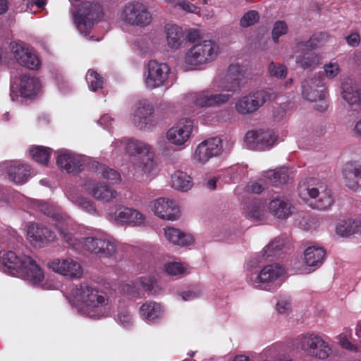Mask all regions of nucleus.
Returning <instances> with one entry per match:
<instances>
[{
	"instance_id": "obj_9",
	"label": "nucleus",
	"mask_w": 361,
	"mask_h": 361,
	"mask_svg": "<svg viewBox=\"0 0 361 361\" xmlns=\"http://www.w3.org/2000/svg\"><path fill=\"white\" fill-rule=\"evenodd\" d=\"M121 19L129 25L144 27L152 21V15L144 4L134 1L123 7Z\"/></svg>"
},
{
	"instance_id": "obj_24",
	"label": "nucleus",
	"mask_w": 361,
	"mask_h": 361,
	"mask_svg": "<svg viewBox=\"0 0 361 361\" xmlns=\"http://www.w3.org/2000/svg\"><path fill=\"white\" fill-rule=\"evenodd\" d=\"M1 167L6 171L8 178L16 183H24L30 176L29 166L17 161L4 162Z\"/></svg>"
},
{
	"instance_id": "obj_44",
	"label": "nucleus",
	"mask_w": 361,
	"mask_h": 361,
	"mask_svg": "<svg viewBox=\"0 0 361 361\" xmlns=\"http://www.w3.org/2000/svg\"><path fill=\"white\" fill-rule=\"evenodd\" d=\"M71 200L75 204L82 208L84 211L91 214H97V209L95 207L89 199L80 195L73 197Z\"/></svg>"
},
{
	"instance_id": "obj_1",
	"label": "nucleus",
	"mask_w": 361,
	"mask_h": 361,
	"mask_svg": "<svg viewBox=\"0 0 361 361\" xmlns=\"http://www.w3.org/2000/svg\"><path fill=\"white\" fill-rule=\"evenodd\" d=\"M75 300L82 305L80 312L92 319H99L107 316L110 299L107 293L102 290L81 283L72 290Z\"/></svg>"
},
{
	"instance_id": "obj_20",
	"label": "nucleus",
	"mask_w": 361,
	"mask_h": 361,
	"mask_svg": "<svg viewBox=\"0 0 361 361\" xmlns=\"http://www.w3.org/2000/svg\"><path fill=\"white\" fill-rule=\"evenodd\" d=\"M56 164L62 171L68 173H78L82 170V158L67 150H59Z\"/></svg>"
},
{
	"instance_id": "obj_33",
	"label": "nucleus",
	"mask_w": 361,
	"mask_h": 361,
	"mask_svg": "<svg viewBox=\"0 0 361 361\" xmlns=\"http://www.w3.org/2000/svg\"><path fill=\"white\" fill-rule=\"evenodd\" d=\"M165 31L169 47L173 49H179L184 39L182 28L176 25L168 24Z\"/></svg>"
},
{
	"instance_id": "obj_36",
	"label": "nucleus",
	"mask_w": 361,
	"mask_h": 361,
	"mask_svg": "<svg viewBox=\"0 0 361 361\" xmlns=\"http://www.w3.org/2000/svg\"><path fill=\"white\" fill-rule=\"evenodd\" d=\"M92 168L98 175H101L102 178L109 182V183L117 184L121 180V175L118 172L113 169L107 167L104 164H102L99 162H94L92 163Z\"/></svg>"
},
{
	"instance_id": "obj_49",
	"label": "nucleus",
	"mask_w": 361,
	"mask_h": 361,
	"mask_svg": "<svg viewBox=\"0 0 361 361\" xmlns=\"http://www.w3.org/2000/svg\"><path fill=\"white\" fill-rule=\"evenodd\" d=\"M164 270L171 276H181L185 274V267L179 262H171L164 265Z\"/></svg>"
},
{
	"instance_id": "obj_8",
	"label": "nucleus",
	"mask_w": 361,
	"mask_h": 361,
	"mask_svg": "<svg viewBox=\"0 0 361 361\" xmlns=\"http://www.w3.org/2000/svg\"><path fill=\"white\" fill-rule=\"evenodd\" d=\"M319 37L312 35L307 41H300L295 44L296 55L295 62L302 69H314L321 63L319 54L314 49L319 47Z\"/></svg>"
},
{
	"instance_id": "obj_4",
	"label": "nucleus",
	"mask_w": 361,
	"mask_h": 361,
	"mask_svg": "<svg viewBox=\"0 0 361 361\" xmlns=\"http://www.w3.org/2000/svg\"><path fill=\"white\" fill-rule=\"evenodd\" d=\"M298 193L305 201L313 200V207L319 210L329 209L334 202L331 191L325 183L317 178H307L300 183Z\"/></svg>"
},
{
	"instance_id": "obj_3",
	"label": "nucleus",
	"mask_w": 361,
	"mask_h": 361,
	"mask_svg": "<svg viewBox=\"0 0 361 361\" xmlns=\"http://www.w3.org/2000/svg\"><path fill=\"white\" fill-rule=\"evenodd\" d=\"M116 147H123L131 157V162L136 172L151 173L155 169L154 153L150 145L140 140L124 137L114 142Z\"/></svg>"
},
{
	"instance_id": "obj_59",
	"label": "nucleus",
	"mask_w": 361,
	"mask_h": 361,
	"mask_svg": "<svg viewBox=\"0 0 361 361\" xmlns=\"http://www.w3.org/2000/svg\"><path fill=\"white\" fill-rule=\"evenodd\" d=\"M123 291L130 296L134 297L137 295V291L134 284H126L123 287Z\"/></svg>"
},
{
	"instance_id": "obj_10",
	"label": "nucleus",
	"mask_w": 361,
	"mask_h": 361,
	"mask_svg": "<svg viewBox=\"0 0 361 361\" xmlns=\"http://www.w3.org/2000/svg\"><path fill=\"white\" fill-rule=\"evenodd\" d=\"M244 140L247 148L263 151L269 149L275 145L276 136L271 130H251L246 133Z\"/></svg>"
},
{
	"instance_id": "obj_11",
	"label": "nucleus",
	"mask_w": 361,
	"mask_h": 361,
	"mask_svg": "<svg viewBox=\"0 0 361 361\" xmlns=\"http://www.w3.org/2000/svg\"><path fill=\"white\" fill-rule=\"evenodd\" d=\"M102 6L94 1L82 2L78 9V13L74 15L75 23L78 28L82 31V27H91L95 20L102 16Z\"/></svg>"
},
{
	"instance_id": "obj_37",
	"label": "nucleus",
	"mask_w": 361,
	"mask_h": 361,
	"mask_svg": "<svg viewBox=\"0 0 361 361\" xmlns=\"http://www.w3.org/2000/svg\"><path fill=\"white\" fill-rule=\"evenodd\" d=\"M171 185L177 190L188 191L192 186V178L182 171H176L171 175Z\"/></svg>"
},
{
	"instance_id": "obj_13",
	"label": "nucleus",
	"mask_w": 361,
	"mask_h": 361,
	"mask_svg": "<svg viewBox=\"0 0 361 361\" xmlns=\"http://www.w3.org/2000/svg\"><path fill=\"white\" fill-rule=\"evenodd\" d=\"M192 129V121L188 118H182L168 130L166 137L171 144L183 147L188 142Z\"/></svg>"
},
{
	"instance_id": "obj_35",
	"label": "nucleus",
	"mask_w": 361,
	"mask_h": 361,
	"mask_svg": "<svg viewBox=\"0 0 361 361\" xmlns=\"http://www.w3.org/2000/svg\"><path fill=\"white\" fill-rule=\"evenodd\" d=\"M89 183L88 188L94 197L99 201L110 202L117 196V192L106 185H99L98 184Z\"/></svg>"
},
{
	"instance_id": "obj_29",
	"label": "nucleus",
	"mask_w": 361,
	"mask_h": 361,
	"mask_svg": "<svg viewBox=\"0 0 361 361\" xmlns=\"http://www.w3.org/2000/svg\"><path fill=\"white\" fill-rule=\"evenodd\" d=\"M326 257L325 250L320 247L310 246L304 252V262L314 270L319 267Z\"/></svg>"
},
{
	"instance_id": "obj_48",
	"label": "nucleus",
	"mask_w": 361,
	"mask_h": 361,
	"mask_svg": "<svg viewBox=\"0 0 361 361\" xmlns=\"http://www.w3.org/2000/svg\"><path fill=\"white\" fill-rule=\"evenodd\" d=\"M288 32V26L286 22L283 20L276 21L272 30V38L275 43L279 42V38L286 35Z\"/></svg>"
},
{
	"instance_id": "obj_22",
	"label": "nucleus",
	"mask_w": 361,
	"mask_h": 361,
	"mask_svg": "<svg viewBox=\"0 0 361 361\" xmlns=\"http://www.w3.org/2000/svg\"><path fill=\"white\" fill-rule=\"evenodd\" d=\"M283 273V268L278 264H269L265 266L255 277L254 280V285L256 287L271 290L272 288L270 287L269 283L276 281ZM273 288V289H274Z\"/></svg>"
},
{
	"instance_id": "obj_40",
	"label": "nucleus",
	"mask_w": 361,
	"mask_h": 361,
	"mask_svg": "<svg viewBox=\"0 0 361 361\" xmlns=\"http://www.w3.org/2000/svg\"><path fill=\"white\" fill-rule=\"evenodd\" d=\"M51 149L43 146H36L30 149V154L37 162L42 164L47 165Z\"/></svg>"
},
{
	"instance_id": "obj_15",
	"label": "nucleus",
	"mask_w": 361,
	"mask_h": 361,
	"mask_svg": "<svg viewBox=\"0 0 361 361\" xmlns=\"http://www.w3.org/2000/svg\"><path fill=\"white\" fill-rule=\"evenodd\" d=\"M150 207L154 214L161 219L175 221L180 216V208L172 200L159 197L151 202Z\"/></svg>"
},
{
	"instance_id": "obj_18",
	"label": "nucleus",
	"mask_w": 361,
	"mask_h": 361,
	"mask_svg": "<svg viewBox=\"0 0 361 361\" xmlns=\"http://www.w3.org/2000/svg\"><path fill=\"white\" fill-rule=\"evenodd\" d=\"M221 149V140L218 137H214L198 145L194 157L199 162L204 164L211 158L218 156Z\"/></svg>"
},
{
	"instance_id": "obj_6",
	"label": "nucleus",
	"mask_w": 361,
	"mask_h": 361,
	"mask_svg": "<svg viewBox=\"0 0 361 361\" xmlns=\"http://www.w3.org/2000/svg\"><path fill=\"white\" fill-rule=\"evenodd\" d=\"M276 97V94L271 89L260 90L240 97L235 103L236 111L240 115L252 114L267 102Z\"/></svg>"
},
{
	"instance_id": "obj_34",
	"label": "nucleus",
	"mask_w": 361,
	"mask_h": 361,
	"mask_svg": "<svg viewBox=\"0 0 361 361\" xmlns=\"http://www.w3.org/2000/svg\"><path fill=\"white\" fill-rule=\"evenodd\" d=\"M343 91L341 92L343 99L354 110L355 108H359L360 92L361 88L357 85H350L347 83L343 84Z\"/></svg>"
},
{
	"instance_id": "obj_16",
	"label": "nucleus",
	"mask_w": 361,
	"mask_h": 361,
	"mask_svg": "<svg viewBox=\"0 0 361 361\" xmlns=\"http://www.w3.org/2000/svg\"><path fill=\"white\" fill-rule=\"evenodd\" d=\"M48 265L54 272L71 279H80L83 274L81 264L69 257L54 259L49 262Z\"/></svg>"
},
{
	"instance_id": "obj_54",
	"label": "nucleus",
	"mask_w": 361,
	"mask_h": 361,
	"mask_svg": "<svg viewBox=\"0 0 361 361\" xmlns=\"http://www.w3.org/2000/svg\"><path fill=\"white\" fill-rule=\"evenodd\" d=\"M266 212L263 208L259 206H254L250 211L249 215L251 218L257 221H262L264 219Z\"/></svg>"
},
{
	"instance_id": "obj_60",
	"label": "nucleus",
	"mask_w": 361,
	"mask_h": 361,
	"mask_svg": "<svg viewBox=\"0 0 361 361\" xmlns=\"http://www.w3.org/2000/svg\"><path fill=\"white\" fill-rule=\"evenodd\" d=\"M183 10L188 11V12H190V13H195V10L197 9V7L192 4H190L189 2L188 1H182L180 3H179L178 4Z\"/></svg>"
},
{
	"instance_id": "obj_25",
	"label": "nucleus",
	"mask_w": 361,
	"mask_h": 361,
	"mask_svg": "<svg viewBox=\"0 0 361 361\" xmlns=\"http://www.w3.org/2000/svg\"><path fill=\"white\" fill-rule=\"evenodd\" d=\"M231 98L228 94H211L208 91L195 93L192 96L193 103L200 107H215L226 104Z\"/></svg>"
},
{
	"instance_id": "obj_55",
	"label": "nucleus",
	"mask_w": 361,
	"mask_h": 361,
	"mask_svg": "<svg viewBox=\"0 0 361 361\" xmlns=\"http://www.w3.org/2000/svg\"><path fill=\"white\" fill-rule=\"evenodd\" d=\"M324 71L328 78H333L338 74L339 66L336 63H330L324 66Z\"/></svg>"
},
{
	"instance_id": "obj_64",
	"label": "nucleus",
	"mask_w": 361,
	"mask_h": 361,
	"mask_svg": "<svg viewBox=\"0 0 361 361\" xmlns=\"http://www.w3.org/2000/svg\"><path fill=\"white\" fill-rule=\"evenodd\" d=\"M353 131L357 137H361V119L356 122Z\"/></svg>"
},
{
	"instance_id": "obj_5",
	"label": "nucleus",
	"mask_w": 361,
	"mask_h": 361,
	"mask_svg": "<svg viewBox=\"0 0 361 361\" xmlns=\"http://www.w3.org/2000/svg\"><path fill=\"white\" fill-rule=\"evenodd\" d=\"M295 345L307 356L322 360L327 358L331 353L328 343L315 334L299 335L295 340Z\"/></svg>"
},
{
	"instance_id": "obj_53",
	"label": "nucleus",
	"mask_w": 361,
	"mask_h": 361,
	"mask_svg": "<svg viewBox=\"0 0 361 361\" xmlns=\"http://www.w3.org/2000/svg\"><path fill=\"white\" fill-rule=\"evenodd\" d=\"M290 300L286 296H280L276 303V310L280 314H288L290 311Z\"/></svg>"
},
{
	"instance_id": "obj_47",
	"label": "nucleus",
	"mask_w": 361,
	"mask_h": 361,
	"mask_svg": "<svg viewBox=\"0 0 361 361\" xmlns=\"http://www.w3.org/2000/svg\"><path fill=\"white\" fill-rule=\"evenodd\" d=\"M259 18V14L256 11H249L240 18V25L243 27H247L257 23Z\"/></svg>"
},
{
	"instance_id": "obj_26",
	"label": "nucleus",
	"mask_w": 361,
	"mask_h": 361,
	"mask_svg": "<svg viewBox=\"0 0 361 361\" xmlns=\"http://www.w3.org/2000/svg\"><path fill=\"white\" fill-rule=\"evenodd\" d=\"M343 178L345 185L350 190L361 189V166L353 162L346 163L343 167Z\"/></svg>"
},
{
	"instance_id": "obj_30",
	"label": "nucleus",
	"mask_w": 361,
	"mask_h": 361,
	"mask_svg": "<svg viewBox=\"0 0 361 361\" xmlns=\"http://www.w3.org/2000/svg\"><path fill=\"white\" fill-rule=\"evenodd\" d=\"M336 233L341 237H350L361 232V221L349 218L339 221L336 228Z\"/></svg>"
},
{
	"instance_id": "obj_57",
	"label": "nucleus",
	"mask_w": 361,
	"mask_h": 361,
	"mask_svg": "<svg viewBox=\"0 0 361 361\" xmlns=\"http://www.w3.org/2000/svg\"><path fill=\"white\" fill-rule=\"evenodd\" d=\"M264 188L265 184L262 180L252 183L250 185L248 186L249 191L256 194L261 193L264 190Z\"/></svg>"
},
{
	"instance_id": "obj_14",
	"label": "nucleus",
	"mask_w": 361,
	"mask_h": 361,
	"mask_svg": "<svg viewBox=\"0 0 361 361\" xmlns=\"http://www.w3.org/2000/svg\"><path fill=\"white\" fill-rule=\"evenodd\" d=\"M170 68L166 63L151 60L147 64V73L145 85L149 89H154L164 85L169 78Z\"/></svg>"
},
{
	"instance_id": "obj_50",
	"label": "nucleus",
	"mask_w": 361,
	"mask_h": 361,
	"mask_svg": "<svg viewBox=\"0 0 361 361\" xmlns=\"http://www.w3.org/2000/svg\"><path fill=\"white\" fill-rule=\"evenodd\" d=\"M103 244H102L101 257H111L115 254L116 246L114 240L108 238H103Z\"/></svg>"
},
{
	"instance_id": "obj_56",
	"label": "nucleus",
	"mask_w": 361,
	"mask_h": 361,
	"mask_svg": "<svg viewBox=\"0 0 361 361\" xmlns=\"http://www.w3.org/2000/svg\"><path fill=\"white\" fill-rule=\"evenodd\" d=\"M348 44L352 47H356L360 42V36L357 32H351L345 37Z\"/></svg>"
},
{
	"instance_id": "obj_62",
	"label": "nucleus",
	"mask_w": 361,
	"mask_h": 361,
	"mask_svg": "<svg viewBox=\"0 0 361 361\" xmlns=\"http://www.w3.org/2000/svg\"><path fill=\"white\" fill-rule=\"evenodd\" d=\"M216 182L217 178L216 177H213L212 178L207 180L204 184L208 189L213 190L216 188Z\"/></svg>"
},
{
	"instance_id": "obj_12",
	"label": "nucleus",
	"mask_w": 361,
	"mask_h": 361,
	"mask_svg": "<svg viewBox=\"0 0 361 361\" xmlns=\"http://www.w3.org/2000/svg\"><path fill=\"white\" fill-rule=\"evenodd\" d=\"M154 107L147 100L135 104L132 114V122L140 130L150 129L156 126L154 119Z\"/></svg>"
},
{
	"instance_id": "obj_17",
	"label": "nucleus",
	"mask_w": 361,
	"mask_h": 361,
	"mask_svg": "<svg viewBox=\"0 0 361 361\" xmlns=\"http://www.w3.org/2000/svg\"><path fill=\"white\" fill-rule=\"evenodd\" d=\"M27 236L35 247H44L54 241L56 235L48 227L36 223H31L27 226Z\"/></svg>"
},
{
	"instance_id": "obj_27",
	"label": "nucleus",
	"mask_w": 361,
	"mask_h": 361,
	"mask_svg": "<svg viewBox=\"0 0 361 361\" xmlns=\"http://www.w3.org/2000/svg\"><path fill=\"white\" fill-rule=\"evenodd\" d=\"M114 219L122 224H129L138 226L144 222V216L137 210L133 208L119 206L113 213Z\"/></svg>"
},
{
	"instance_id": "obj_58",
	"label": "nucleus",
	"mask_w": 361,
	"mask_h": 361,
	"mask_svg": "<svg viewBox=\"0 0 361 361\" xmlns=\"http://www.w3.org/2000/svg\"><path fill=\"white\" fill-rule=\"evenodd\" d=\"M198 295H199V294L197 293L192 291V290H188V291L183 292L181 293L182 299H183V300H185V301L193 300V299L197 298Z\"/></svg>"
},
{
	"instance_id": "obj_43",
	"label": "nucleus",
	"mask_w": 361,
	"mask_h": 361,
	"mask_svg": "<svg viewBox=\"0 0 361 361\" xmlns=\"http://www.w3.org/2000/svg\"><path fill=\"white\" fill-rule=\"evenodd\" d=\"M140 283L142 288L148 294L157 295L161 291V289L157 286V281L152 277H141L140 278Z\"/></svg>"
},
{
	"instance_id": "obj_41",
	"label": "nucleus",
	"mask_w": 361,
	"mask_h": 361,
	"mask_svg": "<svg viewBox=\"0 0 361 361\" xmlns=\"http://www.w3.org/2000/svg\"><path fill=\"white\" fill-rule=\"evenodd\" d=\"M103 238L87 237L83 238L82 247L85 250L92 253L101 255L102 244L104 245Z\"/></svg>"
},
{
	"instance_id": "obj_23",
	"label": "nucleus",
	"mask_w": 361,
	"mask_h": 361,
	"mask_svg": "<svg viewBox=\"0 0 361 361\" xmlns=\"http://www.w3.org/2000/svg\"><path fill=\"white\" fill-rule=\"evenodd\" d=\"M245 73L238 64H231L224 78L223 88L226 91L235 92L245 84Z\"/></svg>"
},
{
	"instance_id": "obj_46",
	"label": "nucleus",
	"mask_w": 361,
	"mask_h": 361,
	"mask_svg": "<svg viewBox=\"0 0 361 361\" xmlns=\"http://www.w3.org/2000/svg\"><path fill=\"white\" fill-rule=\"evenodd\" d=\"M116 321L123 327L126 329H130L133 325V320L132 316L127 309H121L118 310Z\"/></svg>"
},
{
	"instance_id": "obj_19",
	"label": "nucleus",
	"mask_w": 361,
	"mask_h": 361,
	"mask_svg": "<svg viewBox=\"0 0 361 361\" xmlns=\"http://www.w3.org/2000/svg\"><path fill=\"white\" fill-rule=\"evenodd\" d=\"M302 97L307 101L316 102L322 100L326 95V88L320 77L308 78L301 84Z\"/></svg>"
},
{
	"instance_id": "obj_2",
	"label": "nucleus",
	"mask_w": 361,
	"mask_h": 361,
	"mask_svg": "<svg viewBox=\"0 0 361 361\" xmlns=\"http://www.w3.org/2000/svg\"><path fill=\"white\" fill-rule=\"evenodd\" d=\"M0 269L12 276H22L34 284L44 277L43 270L30 257L18 256L13 251H0Z\"/></svg>"
},
{
	"instance_id": "obj_42",
	"label": "nucleus",
	"mask_w": 361,
	"mask_h": 361,
	"mask_svg": "<svg viewBox=\"0 0 361 361\" xmlns=\"http://www.w3.org/2000/svg\"><path fill=\"white\" fill-rule=\"evenodd\" d=\"M283 247V241L280 238H275L265 247L263 256L266 257L275 256L279 254Z\"/></svg>"
},
{
	"instance_id": "obj_63",
	"label": "nucleus",
	"mask_w": 361,
	"mask_h": 361,
	"mask_svg": "<svg viewBox=\"0 0 361 361\" xmlns=\"http://www.w3.org/2000/svg\"><path fill=\"white\" fill-rule=\"evenodd\" d=\"M340 343L342 347L346 349L353 350V345L345 338H341Z\"/></svg>"
},
{
	"instance_id": "obj_52",
	"label": "nucleus",
	"mask_w": 361,
	"mask_h": 361,
	"mask_svg": "<svg viewBox=\"0 0 361 361\" xmlns=\"http://www.w3.org/2000/svg\"><path fill=\"white\" fill-rule=\"evenodd\" d=\"M59 234L63 238L65 242L73 248H78V245L82 243L67 229L60 228Z\"/></svg>"
},
{
	"instance_id": "obj_39",
	"label": "nucleus",
	"mask_w": 361,
	"mask_h": 361,
	"mask_svg": "<svg viewBox=\"0 0 361 361\" xmlns=\"http://www.w3.org/2000/svg\"><path fill=\"white\" fill-rule=\"evenodd\" d=\"M264 177L276 186L286 184L290 180L288 170L284 168L269 170L265 173Z\"/></svg>"
},
{
	"instance_id": "obj_38",
	"label": "nucleus",
	"mask_w": 361,
	"mask_h": 361,
	"mask_svg": "<svg viewBox=\"0 0 361 361\" xmlns=\"http://www.w3.org/2000/svg\"><path fill=\"white\" fill-rule=\"evenodd\" d=\"M140 312L145 318L152 321L161 317L163 310L160 304L150 301L144 303Z\"/></svg>"
},
{
	"instance_id": "obj_21",
	"label": "nucleus",
	"mask_w": 361,
	"mask_h": 361,
	"mask_svg": "<svg viewBox=\"0 0 361 361\" xmlns=\"http://www.w3.org/2000/svg\"><path fill=\"white\" fill-rule=\"evenodd\" d=\"M11 48L15 59L21 66L32 70L37 69L39 67V59L28 48L17 43H11Z\"/></svg>"
},
{
	"instance_id": "obj_7",
	"label": "nucleus",
	"mask_w": 361,
	"mask_h": 361,
	"mask_svg": "<svg viewBox=\"0 0 361 361\" xmlns=\"http://www.w3.org/2000/svg\"><path fill=\"white\" fill-rule=\"evenodd\" d=\"M217 44L211 40H204L192 46L185 56V63L192 68L212 61L218 54Z\"/></svg>"
},
{
	"instance_id": "obj_45",
	"label": "nucleus",
	"mask_w": 361,
	"mask_h": 361,
	"mask_svg": "<svg viewBox=\"0 0 361 361\" xmlns=\"http://www.w3.org/2000/svg\"><path fill=\"white\" fill-rule=\"evenodd\" d=\"M86 80L87 83L90 85V88L92 91H97L98 89L102 87L103 78L94 71H88L86 75Z\"/></svg>"
},
{
	"instance_id": "obj_31",
	"label": "nucleus",
	"mask_w": 361,
	"mask_h": 361,
	"mask_svg": "<svg viewBox=\"0 0 361 361\" xmlns=\"http://www.w3.org/2000/svg\"><path fill=\"white\" fill-rule=\"evenodd\" d=\"M164 235L169 242L177 245L184 246L190 245L193 242V238L191 235L173 227L165 228Z\"/></svg>"
},
{
	"instance_id": "obj_28",
	"label": "nucleus",
	"mask_w": 361,
	"mask_h": 361,
	"mask_svg": "<svg viewBox=\"0 0 361 361\" xmlns=\"http://www.w3.org/2000/svg\"><path fill=\"white\" fill-rule=\"evenodd\" d=\"M269 210L276 218L286 219L293 214L294 207L288 200L276 197L269 202Z\"/></svg>"
},
{
	"instance_id": "obj_61",
	"label": "nucleus",
	"mask_w": 361,
	"mask_h": 361,
	"mask_svg": "<svg viewBox=\"0 0 361 361\" xmlns=\"http://www.w3.org/2000/svg\"><path fill=\"white\" fill-rule=\"evenodd\" d=\"M111 121H114V119L109 115H104L99 120V123L102 126H104V128H108L109 125H111Z\"/></svg>"
},
{
	"instance_id": "obj_51",
	"label": "nucleus",
	"mask_w": 361,
	"mask_h": 361,
	"mask_svg": "<svg viewBox=\"0 0 361 361\" xmlns=\"http://www.w3.org/2000/svg\"><path fill=\"white\" fill-rule=\"evenodd\" d=\"M269 72L271 75L276 78H282L286 76L287 68L286 66L271 62L268 67Z\"/></svg>"
},
{
	"instance_id": "obj_32",
	"label": "nucleus",
	"mask_w": 361,
	"mask_h": 361,
	"mask_svg": "<svg viewBox=\"0 0 361 361\" xmlns=\"http://www.w3.org/2000/svg\"><path fill=\"white\" fill-rule=\"evenodd\" d=\"M41 87L38 78L24 75L20 78V92L24 97L35 95Z\"/></svg>"
}]
</instances>
